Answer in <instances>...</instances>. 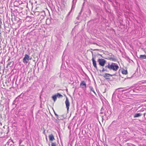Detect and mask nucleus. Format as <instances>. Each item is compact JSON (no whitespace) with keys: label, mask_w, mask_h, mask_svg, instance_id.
Masks as SVG:
<instances>
[{"label":"nucleus","mask_w":146,"mask_h":146,"mask_svg":"<svg viewBox=\"0 0 146 146\" xmlns=\"http://www.w3.org/2000/svg\"><path fill=\"white\" fill-rule=\"evenodd\" d=\"M119 68V66L116 63H112L110 66H108V68L110 70H113V71H117Z\"/></svg>","instance_id":"nucleus-1"},{"label":"nucleus","mask_w":146,"mask_h":146,"mask_svg":"<svg viewBox=\"0 0 146 146\" xmlns=\"http://www.w3.org/2000/svg\"><path fill=\"white\" fill-rule=\"evenodd\" d=\"M98 62L99 64L101 66H104L106 62V60L104 59H99L98 61Z\"/></svg>","instance_id":"nucleus-2"},{"label":"nucleus","mask_w":146,"mask_h":146,"mask_svg":"<svg viewBox=\"0 0 146 146\" xmlns=\"http://www.w3.org/2000/svg\"><path fill=\"white\" fill-rule=\"evenodd\" d=\"M29 56L27 54H25L24 57L23 62L24 63H27L29 60Z\"/></svg>","instance_id":"nucleus-3"},{"label":"nucleus","mask_w":146,"mask_h":146,"mask_svg":"<svg viewBox=\"0 0 146 146\" xmlns=\"http://www.w3.org/2000/svg\"><path fill=\"white\" fill-rule=\"evenodd\" d=\"M65 103L66 105V108L67 109V111H68L69 110L70 103L69 102L68 99L67 97H66V100L65 102Z\"/></svg>","instance_id":"nucleus-4"},{"label":"nucleus","mask_w":146,"mask_h":146,"mask_svg":"<svg viewBox=\"0 0 146 146\" xmlns=\"http://www.w3.org/2000/svg\"><path fill=\"white\" fill-rule=\"evenodd\" d=\"M114 75H111L110 74L106 73L104 74L103 75V76L105 78L107 79H108L110 78H109V77L110 76H112L113 75H114Z\"/></svg>","instance_id":"nucleus-5"},{"label":"nucleus","mask_w":146,"mask_h":146,"mask_svg":"<svg viewBox=\"0 0 146 146\" xmlns=\"http://www.w3.org/2000/svg\"><path fill=\"white\" fill-rule=\"evenodd\" d=\"M92 61L93 62V66L95 67V68L96 69V70H98V68L97 66L96 63V61L95 60L94 58H93L92 59Z\"/></svg>","instance_id":"nucleus-6"},{"label":"nucleus","mask_w":146,"mask_h":146,"mask_svg":"<svg viewBox=\"0 0 146 146\" xmlns=\"http://www.w3.org/2000/svg\"><path fill=\"white\" fill-rule=\"evenodd\" d=\"M80 86L82 88L86 87V84L84 81H82L80 84Z\"/></svg>","instance_id":"nucleus-7"},{"label":"nucleus","mask_w":146,"mask_h":146,"mask_svg":"<svg viewBox=\"0 0 146 146\" xmlns=\"http://www.w3.org/2000/svg\"><path fill=\"white\" fill-rule=\"evenodd\" d=\"M49 138L50 141H53L55 139L54 137L52 134L50 135L49 136Z\"/></svg>","instance_id":"nucleus-8"},{"label":"nucleus","mask_w":146,"mask_h":146,"mask_svg":"<svg viewBox=\"0 0 146 146\" xmlns=\"http://www.w3.org/2000/svg\"><path fill=\"white\" fill-rule=\"evenodd\" d=\"M142 115V114L140 113H135L134 116V117L135 118L138 117Z\"/></svg>","instance_id":"nucleus-9"},{"label":"nucleus","mask_w":146,"mask_h":146,"mask_svg":"<svg viewBox=\"0 0 146 146\" xmlns=\"http://www.w3.org/2000/svg\"><path fill=\"white\" fill-rule=\"evenodd\" d=\"M14 142L12 140H9V141L7 142L6 145H8V146H9L11 144H12Z\"/></svg>","instance_id":"nucleus-10"},{"label":"nucleus","mask_w":146,"mask_h":146,"mask_svg":"<svg viewBox=\"0 0 146 146\" xmlns=\"http://www.w3.org/2000/svg\"><path fill=\"white\" fill-rule=\"evenodd\" d=\"M140 58L141 59H146V56L145 55H140Z\"/></svg>","instance_id":"nucleus-11"},{"label":"nucleus","mask_w":146,"mask_h":146,"mask_svg":"<svg viewBox=\"0 0 146 146\" xmlns=\"http://www.w3.org/2000/svg\"><path fill=\"white\" fill-rule=\"evenodd\" d=\"M122 73L124 74H126L127 73V70H125L124 69L122 70Z\"/></svg>","instance_id":"nucleus-12"},{"label":"nucleus","mask_w":146,"mask_h":146,"mask_svg":"<svg viewBox=\"0 0 146 146\" xmlns=\"http://www.w3.org/2000/svg\"><path fill=\"white\" fill-rule=\"evenodd\" d=\"M102 68V72H104L105 71L108 72H109V71H108V69L107 68Z\"/></svg>","instance_id":"nucleus-13"},{"label":"nucleus","mask_w":146,"mask_h":146,"mask_svg":"<svg viewBox=\"0 0 146 146\" xmlns=\"http://www.w3.org/2000/svg\"><path fill=\"white\" fill-rule=\"evenodd\" d=\"M56 95V96L58 98H61L63 96L62 95L58 93H57Z\"/></svg>","instance_id":"nucleus-14"},{"label":"nucleus","mask_w":146,"mask_h":146,"mask_svg":"<svg viewBox=\"0 0 146 146\" xmlns=\"http://www.w3.org/2000/svg\"><path fill=\"white\" fill-rule=\"evenodd\" d=\"M52 98L54 102H55L56 100L57 97L56 95H55L52 96Z\"/></svg>","instance_id":"nucleus-15"},{"label":"nucleus","mask_w":146,"mask_h":146,"mask_svg":"<svg viewBox=\"0 0 146 146\" xmlns=\"http://www.w3.org/2000/svg\"><path fill=\"white\" fill-rule=\"evenodd\" d=\"M87 12L89 14V16H90L91 15V12L90 10L89 9H88L87 10Z\"/></svg>","instance_id":"nucleus-16"},{"label":"nucleus","mask_w":146,"mask_h":146,"mask_svg":"<svg viewBox=\"0 0 146 146\" xmlns=\"http://www.w3.org/2000/svg\"><path fill=\"white\" fill-rule=\"evenodd\" d=\"M75 4H73V3H72V5L71 9V10H72L73 9H74V8L75 6Z\"/></svg>","instance_id":"nucleus-17"},{"label":"nucleus","mask_w":146,"mask_h":146,"mask_svg":"<svg viewBox=\"0 0 146 146\" xmlns=\"http://www.w3.org/2000/svg\"><path fill=\"white\" fill-rule=\"evenodd\" d=\"M90 90L91 91H92L93 92H94L95 94H96V93L94 91V90L93 88L92 87H90Z\"/></svg>","instance_id":"nucleus-18"},{"label":"nucleus","mask_w":146,"mask_h":146,"mask_svg":"<svg viewBox=\"0 0 146 146\" xmlns=\"http://www.w3.org/2000/svg\"><path fill=\"white\" fill-rule=\"evenodd\" d=\"M51 146H56V143L52 142L51 144Z\"/></svg>","instance_id":"nucleus-19"},{"label":"nucleus","mask_w":146,"mask_h":146,"mask_svg":"<svg viewBox=\"0 0 146 146\" xmlns=\"http://www.w3.org/2000/svg\"><path fill=\"white\" fill-rule=\"evenodd\" d=\"M76 1H77V0H73L72 3H73V4H76Z\"/></svg>","instance_id":"nucleus-20"},{"label":"nucleus","mask_w":146,"mask_h":146,"mask_svg":"<svg viewBox=\"0 0 146 146\" xmlns=\"http://www.w3.org/2000/svg\"><path fill=\"white\" fill-rule=\"evenodd\" d=\"M110 66V64H108L106 66H105V68H108V66Z\"/></svg>","instance_id":"nucleus-21"},{"label":"nucleus","mask_w":146,"mask_h":146,"mask_svg":"<svg viewBox=\"0 0 146 146\" xmlns=\"http://www.w3.org/2000/svg\"><path fill=\"white\" fill-rule=\"evenodd\" d=\"M72 11V10H71V11H70V12L68 13V15H67V17H68L70 15Z\"/></svg>","instance_id":"nucleus-22"},{"label":"nucleus","mask_w":146,"mask_h":146,"mask_svg":"<svg viewBox=\"0 0 146 146\" xmlns=\"http://www.w3.org/2000/svg\"><path fill=\"white\" fill-rule=\"evenodd\" d=\"M57 117V119H58V120H60V118L58 116V117Z\"/></svg>","instance_id":"nucleus-23"},{"label":"nucleus","mask_w":146,"mask_h":146,"mask_svg":"<svg viewBox=\"0 0 146 146\" xmlns=\"http://www.w3.org/2000/svg\"><path fill=\"white\" fill-rule=\"evenodd\" d=\"M54 114H55V115L56 117H58V115L54 111Z\"/></svg>","instance_id":"nucleus-24"},{"label":"nucleus","mask_w":146,"mask_h":146,"mask_svg":"<svg viewBox=\"0 0 146 146\" xmlns=\"http://www.w3.org/2000/svg\"><path fill=\"white\" fill-rule=\"evenodd\" d=\"M11 62H10L8 63L7 64V66H9L11 64Z\"/></svg>","instance_id":"nucleus-25"},{"label":"nucleus","mask_w":146,"mask_h":146,"mask_svg":"<svg viewBox=\"0 0 146 146\" xmlns=\"http://www.w3.org/2000/svg\"><path fill=\"white\" fill-rule=\"evenodd\" d=\"M14 146L13 144H11L9 146Z\"/></svg>","instance_id":"nucleus-26"},{"label":"nucleus","mask_w":146,"mask_h":146,"mask_svg":"<svg viewBox=\"0 0 146 146\" xmlns=\"http://www.w3.org/2000/svg\"><path fill=\"white\" fill-rule=\"evenodd\" d=\"M127 90H128L127 89L124 90H123L122 91H127Z\"/></svg>","instance_id":"nucleus-27"},{"label":"nucleus","mask_w":146,"mask_h":146,"mask_svg":"<svg viewBox=\"0 0 146 146\" xmlns=\"http://www.w3.org/2000/svg\"><path fill=\"white\" fill-rule=\"evenodd\" d=\"M79 16H78V17H77L76 18V19H79Z\"/></svg>","instance_id":"nucleus-28"},{"label":"nucleus","mask_w":146,"mask_h":146,"mask_svg":"<svg viewBox=\"0 0 146 146\" xmlns=\"http://www.w3.org/2000/svg\"><path fill=\"white\" fill-rule=\"evenodd\" d=\"M81 12L79 13V15H81Z\"/></svg>","instance_id":"nucleus-29"},{"label":"nucleus","mask_w":146,"mask_h":146,"mask_svg":"<svg viewBox=\"0 0 146 146\" xmlns=\"http://www.w3.org/2000/svg\"><path fill=\"white\" fill-rule=\"evenodd\" d=\"M20 146H25L24 145H20Z\"/></svg>","instance_id":"nucleus-30"},{"label":"nucleus","mask_w":146,"mask_h":146,"mask_svg":"<svg viewBox=\"0 0 146 146\" xmlns=\"http://www.w3.org/2000/svg\"><path fill=\"white\" fill-rule=\"evenodd\" d=\"M112 60H113V59H112Z\"/></svg>","instance_id":"nucleus-31"}]
</instances>
